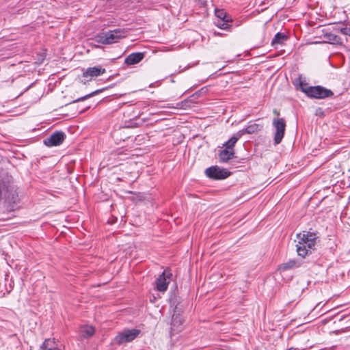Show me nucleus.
<instances>
[{
	"label": "nucleus",
	"mask_w": 350,
	"mask_h": 350,
	"mask_svg": "<svg viewBox=\"0 0 350 350\" xmlns=\"http://www.w3.org/2000/svg\"><path fill=\"white\" fill-rule=\"evenodd\" d=\"M19 200L18 188L12 176L0 174V220L10 218L6 215L14 211Z\"/></svg>",
	"instance_id": "f257e3e1"
},
{
	"label": "nucleus",
	"mask_w": 350,
	"mask_h": 350,
	"mask_svg": "<svg viewBox=\"0 0 350 350\" xmlns=\"http://www.w3.org/2000/svg\"><path fill=\"white\" fill-rule=\"evenodd\" d=\"M297 239L296 247L298 256L305 258L314 251L318 239L315 232L303 231L297 234Z\"/></svg>",
	"instance_id": "f03ea898"
},
{
	"label": "nucleus",
	"mask_w": 350,
	"mask_h": 350,
	"mask_svg": "<svg viewBox=\"0 0 350 350\" xmlns=\"http://www.w3.org/2000/svg\"><path fill=\"white\" fill-rule=\"evenodd\" d=\"M302 92L308 96L317 99H323L331 97L334 94L332 90L320 85L310 86L307 88H303Z\"/></svg>",
	"instance_id": "7ed1b4c3"
},
{
	"label": "nucleus",
	"mask_w": 350,
	"mask_h": 350,
	"mask_svg": "<svg viewBox=\"0 0 350 350\" xmlns=\"http://www.w3.org/2000/svg\"><path fill=\"white\" fill-rule=\"evenodd\" d=\"M140 334V330L137 329H127L120 332L113 339V343L116 345H122L130 342L135 340Z\"/></svg>",
	"instance_id": "20e7f679"
},
{
	"label": "nucleus",
	"mask_w": 350,
	"mask_h": 350,
	"mask_svg": "<svg viewBox=\"0 0 350 350\" xmlns=\"http://www.w3.org/2000/svg\"><path fill=\"white\" fill-rule=\"evenodd\" d=\"M273 126L275 130L274 133V144H279L282 142L285 133V120L283 118H274L273 120Z\"/></svg>",
	"instance_id": "39448f33"
},
{
	"label": "nucleus",
	"mask_w": 350,
	"mask_h": 350,
	"mask_svg": "<svg viewBox=\"0 0 350 350\" xmlns=\"http://www.w3.org/2000/svg\"><path fill=\"white\" fill-rule=\"evenodd\" d=\"M205 174L210 178L221 180L228 178L230 172L226 169H221L218 166H211L206 169Z\"/></svg>",
	"instance_id": "423d86ee"
},
{
	"label": "nucleus",
	"mask_w": 350,
	"mask_h": 350,
	"mask_svg": "<svg viewBox=\"0 0 350 350\" xmlns=\"http://www.w3.org/2000/svg\"><path fill=\"white\" fill-rule=\"evenodd\" d=\"M106 72V70L101 66L89 67L83 71L82 77L85 81L84 84Z\"/></svg>",
	"instance_id": "0eeeda50"
},
{
	"label": "nucleus",
	"mask_w": 350,
	"mask_h": 350,
	"mask_svg": "<svg viewBox=\"0 0 350 350\" xmlns=\"http://www.w3.org/2000/svg\"><path fill=\"white\" fill-rule=\"evenodd\" d=\"M66 139V135L62 131H55L44 139V144L48 147L59 146Z\"/></svg>",
	"instance_id": "6e6552de"
},
{
	"label": "nucleus",
	"mask_w": 350,
	"mask_h": 350,
	"mask_svg": "<svg viewBox=\"0 0 350 350\" xmlns=\"http://www.w3.org/2000/svg\"><path fill=\"white\" fill-rule=\"evenodd\" d=\"M172 275V274L170 273L169 270H164L163 272L157 279V290L160 292L165 291L167 288L170 278Z\"/></svg>",
	"instance_id": "1a4fd4ad"
},
{
	"label": "nucleus",
	"mask_w": 350,
	"mask_h": 350,
	"mask_svg": "<svg viewBox=\"0 0 350 350\" xmlns=\"http://www.w3.org/2000/svg\"><path fill=\"white\" fill-rule=\"evenodd\" d=\"M107 44H111L118 42L120 39L125 37V31L120 29H116L105 31Z\"/></svg>",
	"instance_id": "9d476101"
},
{
	"label": "nucleus",
	"mask_w": 350,
	"mask_h": 350,
	"mask_svg": "<svg viewBox=\"0 0 350 350\" xmlns=\"http://www.w3.org/2000/svg\"><path fill=\"white\" fill-rule=\"evenodd\" d=\"M183 323V317L180 314H177L176 311L172 315V323H171V330L172 332L178 333L182 329V325Z\"/></svg>",
	"instance_id": "9b49d317"
},
{
	"label": "nucleus",
	"mask_w": 350,
	"mask_h": 350,
	"mask_svg": "<svg viewBox=\"0 0 350 350\" xmlns=\"http://www.w3.org/2000/svg\"><path fill=\"white\" fill-rule=\"evenodd\" d=\"M144 57V54L141 52L132 53L124 59V64L128 66L135 65L140 62Z\"/></svg>",
	"instance_id": "f8f14e48"
},
{
	"label": "nucleus",
	"mask_w": 350,
	"mask_h": 350,
	"mask_svg": "<svg viewBox=\"0 0 350 350\" xmlns=\"http://www.w3.org/2000/svg\"><path fill=\"white\" fill-rule=\"evenodd\" d=\"M323 38L326 40L325 42L333 44H342L341 38L332 33H325L323 35Z\"/></svg>",
	"instance_id": "ddd939ff"
},
{
	"label": "nucleus",
	"mask_w": 350,
	"mask_h": 350,
	"mask_svg": "<svg viewBox=\"0 0 350 350\" xmlns=\"http://www.w3.org/2000/svg\"><path fill=\"white\" fill-rule=\"evenodd\" d=\"M243 135V133L238 132L235 135H234L230 139H228L225 144V148L229 150H234V146L237 141Z\"/></svg>",
	"instance_id": "4468645a"
},
{
	"label": "nucleus",
	"mask_w": 350,
	"mask_h": 350,
	"mask_svg": "<svg viewBox=\"0 0 350 350\" xmlns=\"http://www.w3.org/2000/svg\"><path fill=\"white\" fill-rule=\"evenodd\" d=\"M234 154V150L225 148L219 152V157L221 161L227 162L233 157Z\"/></svg>",
	"instance_id": "2eb2a0df"
},
{
	"label": "nucleus",
	"mask_w": 350,
	"mask_h": 350,
	"mask_svg": "<svg viewBox=\"0 0 350 350\" xmlns=\"http://www.w3.org/2000/svg\"><path fill=\"white\" fill-rule=\"evenodd\" d=\"M262 125L254 123V124L249 125L245 129L241 130L239 132L243 133V135L244 133L252 134V133H255L260 131L262 129Z\"/></svg>",
	"instance_id": "dca6fc26"
},
{
	"label": "nucleus",
	"mask_w": 350,
	"mask_h": 350,
	"mask_svg": "<svg viewBox=\"0 0 350 350\" xmlns=\"http://www.w3.org/2000/svg\"><path fill=\"white\" fill-rule=\"evenodd\" d=\"M300 264L295 259L289 260L288 261L282 264L280 269L286 271L288 269H293L299 267Z\"/></svg>",
	"instance_id": "f3484780"
},
{
	"label": "nucleus",
	"mask_w": 350,
	"mask_h": 350,
	"mask_svg": "<svg viewBox=\"0 0 350 350\" xmlns=\"http://www.w3.org/2000/svg\"><path fill=\"white\" fill-rule=\"evenodd\" d=\"M94 328L90 325H84L80 328V333L84 338L90 337L94 334Z\"/></svg>",
	"instance_id": "a211bd4d"
},
{
	"label": "nucleus",
	"mask_w": 350,
	"mask_h": 350,
	"mask_svg": "<svg viewBox=\"0 0 350 350\" xmlns=\"http://www.w3.org/2000/svg\"><path fill=\"white\" fill-rule=\"evenodd\" d=\"M286 40L287 36L284 33L278 32L275 35L273 39L272 40L271 45L275 46L276 44L283 43V42Z\"/></svg>",
	"instance_id": "6ab92c4d"
},
{
	"label": "nucleus",
	"mask_w": 350,
	"mask_h": 350,
	"mask_svg": "<svg viewBox=\"0 0 350 350\" xmlns=\"http://www.w3.org/2000/svg\"><path fill=\"white\" fill-rule=\"evenodd\" d=\"M93 40L95 42H97V43H99V44H105V45L108 44H107L108 41L107 40V36H106V33L105 32H101V33L97 34L93 38Z\"/></svg>",
	"instance_id": "aec40b11"
},
{
	"label": "nucleus",
	"mask_w": 350,
	"mask_h": 350,
	"mask_svg": "<svg viewBox=\"0 0 350 350\" xmlns=\"http://www.w3.org/2000/svg\"><path fill=\"white\" fill-rule=\"evenodd\" d=\"M105 88H103V89H100V90H95L84 96H82V97H80L79 98H77L76 100H74L73 101L71 102V103H77V102H80V101H83L84 100H86L89 98H91L98 94H99L100 92H102Z\"/></svg>",
	"instance_id": "412c9836"
},
{
	"label": "nucleus",
	"mask_w": 350,
	"mask_h": 350,
	"mask_svg": "<svg viewBox=\"0 0 350 350\" xmlns=\"http://www.w3.org/2000/svg\"><path fill=\"white\" fill-rule=\"evenodd\" d=\"M230 21H226L224 20L217 19L214 22L215 25L220 29L229 30L231 25L229 24Z\"/></svg>",
	"instance_id": "4be33fe9"
},
{
	"label": "nucleus",
	"mask_w": 350,
	"mask_h": 350,
	"mask_svg": "<svg viewBox=\"0 0 350 350\" xmlns=\"http://www.w3.org/2000/svg\"><path fill=\"white\" fill-rule=\"evenodd\" d=\"M215 15L217 17V19L224 20L226 21H232L230 16H228L223 10H216Z\"/></svg>",
	"instance_id": "5701e85b"
},
{
	"label": "nucleus",
	"mask_w": 350,
	"mask_h": 350,
	"mask_svg": "<svg viewBox=\"0 0 350 350\" xmlns=\"http://www.w3.org/2000/svg\"><path fill=\"white\" fill-rule=\"evenodd\" d=\"M295 85H299L300 90L302 91L303 88H307L308 86H307V83L302 80L301 76L300 75L295 81Z\"/></svg>",
	"instance_id": "b1692460"
},
{
	"label": "nucleus",
	"mask_w": 350,
	"mask_h": 350,
	"mask_svg": "<svg viewBox=\"0 0 350 350\" xmlns=\"http://www.w3.org/2000/svg\"><path fill=\"white\" fill-rule=\"evenodd\" d=\"M340 33L350 36V28L344 27L340 29Z\"/></svg>",
	"instance_id": "393cba45"
},
{
	"label": "nucleus",
	"mask_w": 350,
	"mask_h": 350,
	"mask_svg": "<svg viewBox=\"0 0 350 350\" xmlns=\"http://www.w3.org/2000/svg\"><path fill=\"white\" fill-rule=\"evenodd\" d=\"M273 113L277 115V116L280 115V113H279V111L277 109H274L273 110Z\"/></svg>",
	"instance_id": "a878e982"
}]
</instances>
